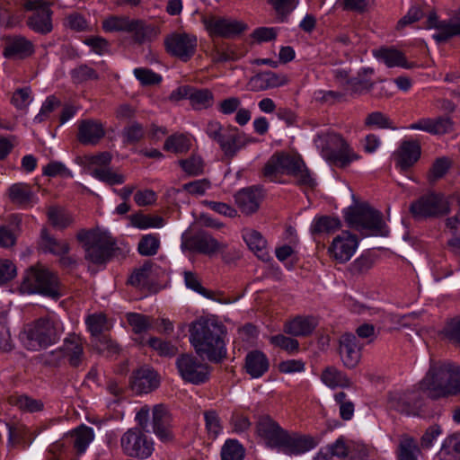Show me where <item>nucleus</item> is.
<instances>
[{
    "label": "nucleus",
    "instance_id": "nucleus-1",
    "mask_svg": "<svg viewBox=\"0 0 460 460\" xmlns=\"http://www.w3.org/2000/svg\"><path fill=\"white\" fill-rule=\"evenodd\" d=\"M420 389L431 399L460 394V367L450 362L431 364Z\"/></svg>",
    "mask_w": 460,
    "mask_h": 460
},
{
    "label": "nucleus",
    "instance_id": "nucleus-2",
    "mask_svg": "<svg viewBox=\"0 0 460 460\" xmlns=\"http://www.w3.org/2000/svg\"><path fill=\"white\" fill-rule=\"evenodd\" d=\"M190 332V341L198 354L210 361H219L224 357L222 324L212 319H200L193 323Z\"/></svg>",
    "mask_w": 460,
    "mask_h": 460
},
{
    "label": "nucleus",
    "instance_id": "nucleus-3",
    "mask_svg": "<svg viewBox=\"0 0 460 460\" xmlns=\"http://www.w3.org/2000/svg\"><path fill=\"white\" fill-rule=\"evenodd\" d=\"M19 289L22 294H39L55 300L64 295L58 274L40 263L25 270Z\"/></svg>",
    "mask_w": 460,
    "mask_h": 460
},
{
    "label": "nucleus",
    "instance_id": "nucleus-4",
    "mask_svg": "<svg viewBox=\"0 0 460 460\" xmlns=\"http://www.w3.org/2000/svg\"><path fill=\"white\" fill-rule=\"evenodd\" d=\"M64 332L62 323L55 317H44L27 325L20 333L22 344L37 351L56 343Z\"/></svg>",
    "mask_w": 460,
    "mask_h": 460
},
{
    "label": "nucleus",
    "instance_id": "nucleus-5",
    "mask_svg": "<svg viewBox=\"0 0 460 460\" xmlns=\"http://www.w3.org/2000/svg\"><path fill=\"white\" fill-rule=\"evenodd\" d=\"M76 239L84 250L85 260L93 264L106 263L117 250L115 239L107 232L99 229H81Z\"/></svg>",
    "mask_w": 460,
    "mask_h": 460
},
{
    "label": "nucleus",
    "instance_id": "nucleus-6",
    "mask_svg": "<svg viewBox=\"0 0 460 460\" xmlns=\"http://www.w3.org/2000/svg\"><path fill=\"white\" fill-rule=\"evenodd\" d=\"M207 136L218 144L227 157H234L245 145L244 135L236 127L224 126L217 120H210L206 124Z\"/></svg>",
    "mask_w": 460,
    "mask_h": 460
},
{
    "label": "nucleus",
    "instance_id": "nucleus-7",
    "mask_svg": "<svg viewBox=\"0 0 460 460\" xmlns=\"http://www.w3.org/2000/svg\"><path fill=\"white\" fill-rule=\"evenodd\" d=\"M84 341L80 336L69 334L58 349L50 351L46 362L51 366H60L65 360L73 367H79L84 360Z\"/></svg>",
    "mask_w": 460,
    "mask_h": 460
},
{
    "label": "nucleus",
    "instance_id": "nucleus-8",
    "mask_svg": "<svg viewBox=\"0 0 460 460\" xmlns=\"http://www.w3.org/2000/svg\"><path fill=\"white\" fill-rule=\"evenodd\" d=\"M344 219L350 227L358 230L367 229L382 234L384 226L382 214L368 205L361 204L348 208L344 213Z\"/></svg>",
    "mask_w": 460,
    "mask_h": 460
},
{
    "label": "nucleus",
    "instance_id": "nucleus-9",
    "mask_svg": "<svg viewBox=\"0 0 460 460\" xmlns=\"http://www.w3.org/2000/svg\"><path fill=\"white\" fill-rule=\"evenodd\" d=\"M410 212L417 219L438 217L448 214L450 207L444 195L429 192L413 201L411 204Z\"/></svg>",
    "mask_w": 460,
    "mask_h": 460
},
{
    "label": "nucleus",
    "instance_id": "nucleus-10",
    "mask_svg": "<svg viewBox=\"0 0 460 460\" xmlns=\"http://www.w3.org/2000/svg\"><path fill=\"white\" fill-rule=\"evenodd\" d=\"M24 8L33 12L26 21L27 26L32 31L47 35L53 31V11L49 4L43 0H32L26 2Z\"/></svg>",
    "mask_w": 460,
    "mask_h": 460
},
{
    "label": "nucleus",
    "instance_id": "nucleus-11",
    "mask_svg": "<svg viewBox=\"0 0 460 460\" xmlns=\"http://www.w3.org/2000/svg\"><path fill=\"white\" fill-rule=\"evenodd\" d=\"M176 367L181 377L188 383L201 385L208 380L209 367L198 358L183 354L177 358Z\"/></svg>",
    "mask_w": 460,
    "mask_h": 460
},
{
    "label": "nucleus",
    "instance_id": "nucleus-12",
    "mask_svg": "<svg viewBox=\"0 0 460 460\" xmlns=\"http://www.w3.org/2000/svg\"><path fill=\"white\" fill-rule=\"evenodd\" d=\"M164 45L171 56L187 62L196 52L198 40L193 34L174 32L165 38Z\"/></svg>",
    "mask_w": 460,
    "mask_h": 460
},
{
    "label": "nucleus",
    "instance_id": "nucleus-13",
    "mask_svg": "<svg viewBox=\"0 0 460 460\" xmlns=\"http://www.w3.org/2000/svg\"><path fill=\"white\" fill-rule=\"evenodd\" d=\"M123 452L131 457L147 458L151 456L153 443L139 429H129L120 438Z\"/></svg>",
    "mask_w": 460,
    "mask_h": 460
},
{
    "label": "nucleus",
    "instance_id": "nucleus-14",
    "mask_svg": "<svg viewBox=\"0 0 460 460\" xmlns=\"http://www.w3.org/2000/svg\"><path fill=\"white\" fill-rule=\"evenodd\" d=\"M358 247V236L349 231H341L333 237L327 252L331 259L339 263H346L355 254Z\"/></svg>",
    "mask_w": 460,
    "mask_h": 460
},
{
    "label": "nucleus",
    "instance_id": "nucleus-15",
    "mask_svg": "<svg viewBox=\"0 0 460 460\" xmlns=\"http://www.w3.org/2000/svg\"><path fill=\"white\" fill-rule=\"evenodd\" d=\"M203 24L211 37L233 38L246 29L239 21L217 16L204 18Z\"/></svg>",
    "mask_w": 460,
    "mask_h": 460
},
{
    "label": "nucleus",
    "instance_id": "nucleus-16",
    "mask_svg": "<svg viewBox=\"0 0 460 460\" xmlns=\"http://www.w3.org/2000/svg\"><path fill=\"white\" fill-rule=\"evenodd\" d=\"M153 432L163 443L173 441V420L171 412L164 404H155L152 409Z\"/></svg>",
    "mask_w": 460,
    "mask_h": 460
},
{
    "label": "nucleus",
    "instance_id": "nucleus-17",
    "mask_svg": "<svg viewBox=\"0 0 460 460\" xmlns=\"http://www.w3.org/2000/svg\"><path fill=\"white\" fill-rule=\"evenodd\" d=\"M317 445L318 440L312 436L285 431L277 447L284 454L298 456L314 449Z\"/></svg>",
    "mask_w": 460,
    "mask_h": 460
},
{
    "label": "nucleus",
    "instance_id": "nucleus-18",
    "mask_svg": "<svg viewBox=\"0 0 460 460\" xmlns=\"http://www.w3.org/2000/svg\"><path fill=\"white\" fill-rule=\"evenodd\" d=\"M388 406L408 416H425L422 399L415 393L392 394L389 395Z\"/></svg>",
    "mask_w": 460,
    "mask_h": 460
},
{
    "label": "nucleus",
    "instance_id": "nucleus-19",
    "mask_svg": "<svg viewBox=\"0 0 460 460\" xmlns=\"http://www.w3.org/2000/svg\"><path fill=\"white\" fill-rule=\"evenodd\" d=\"M421 147L416 140L402 141L394 153V166L401 172H408L420 159Z\"/></svg>",
    "mask_w": 460,
    "mask_h": 460
},
{
    "label": "nucleus",
    "instance_id": "nucleus-20",
    "mask_svg": "<svg viewBox=\"0 0 460 460\" xmlns=\"http://www.w3.org/2000/svg\"><path fill=\"white\" fill-rule=\"evenodd\" d=\"M160 384L157 373L149 367H142L133 372L130 378L131 389L137 394H148Z\"/></svg>",
    "mask_w": 460,
    "mask_h": 460
},
{
    "label": "nucleus",
    "instance_id": "nucleus-21",
    "mask_svg": "<svg viewBox=\"0 0 460 460\" xmlns=\"http://www.w3.org/2000/svg\"><path fill=\"white\" fill-rule=\"evenodd\" d=\"M294 156L286 154H275L265 164L263 177L272 182H280L284 174H289Z\"/></svg>",
    "mask_w": 460,
    "mask_h": 460
},
{
    "label": "nucleus",
    "instance_id": "nucleus-22",
    "mask_svg": "<svg viewBox=\"0 0 460 460\" xmlns=\"http://www.w3.org/2000/svg\"><path fill=\"white\" fill-rule=\"evenodd\" d=\"M427 28L436 29L433 39L437 42H444L452 37L460 35V19L457 22L453 20L439 21L435 13H429L427 20Z\"/></svg>",
    "mask_w": 460,
    "mask_h": 460
},
{
    "label": "nucleus",
    "instance_id": "nucleus-23",
    "mask_svg": "<svg viewBox=\"0 0 460 460\" xmlns=\"http://www.w3.org/2000/svg\"><path fill=\"white\" fill-rule=\"evenodd\" d=\"M288 82L289 79L287 75L268 70L252 76L249 84L252 91L260 92L284 86Z\"/></svg>",
    "mask_w": 460,
    "mask_h": 460
},
{
    "label": "nucleus",
    "instance_id": "nucleus-24",
    "mask_svg": "<svg viewBox=\"0 0 460 460\" xmlns=\"http://www.w3.org/2000/svg\"><path fill=\"white\" fill-rule=\"evenodd\" d=\"M340 356L348 368L355 367L360 360V349L357 337L352 333H344L340 339Z\"/></svg>",
    "mask_w": 460,
    "mask_h": 460
},
{
    "label": "nucleus",
    "instance_id": "nucleus-25",
    "mask_svg": "<svg viewBox=\"0 0 460 460\" xmlns=\"http://www.w3.org/2000/svg\"><path fill=\"white\" fill-rule=\"evenodd\" d=\"M453 122L449 117L440 116L436 119L422 118L408 126V129L422 130L432 135H443L452 129Z\"/></svg>",
    "mask_w": 460,
    "mask_h": 460
},
{
    "label": "nucleus",
    "instance_id": "nucleus-26",
    "mask_svg": "<svg viewBox=\"0 0 460 460\" xmlns=\"http://www.w3.org/2000/svg\"><path fill=\"white\" fill-rule=\"evenodd\" d=\"M104 135L105 128L99 120L83 119L78 124L77 139L83 145H96Z\"/></svg>",
    "mask_w": 460,
    "mask_h": 460
},
{
    "label": "nucleus",
    "instance_id": "nucleus-27",
    "mask_svg": "<svg viewBox=\"0 0 460 460\" xmlns=\"http://www.w3.org/2000/svg\"><path fill=\"white\" fill-rule=\"evenodd\" d=\"M190 247L200 253L211 255L217 252L224 251L226 244L219 243L207 232H199L188 241Z\"/></svg>",
    "mask_w": 460,
    "mask_h": 460
},
{
    "label": "nucleus",
    "instance_id": "nucleus-28",
    "mask_svg": "<svg viewBox=\"0 0 460 460\" xmlns=\"http://www.w3.org/2000/svg\"><path fill=\"white\" fill-rule=\"evenodd\" d=\"M285 431V429L269 416L261 417L257 423V432L259 436L266 440L268 445L273 447H277Z\"/></svg>",
    "mask_w": 460,
    "mask_h": 460
},
{
    "label": "nucleus",
    "instance_id": "nucleus-29",
    "mask_svg": "<svg viewBox=\"0 0 460 460\" xmlns=\"http://www.w3.org/2000/svg\"><path fill=\"white\" fill-rule=\"evenodd\" d=\"M317 324L318 322L314 316L297 315L295 318L287 321L284 323L283 330L289 335L305 337L310 335Z\"/></svg>",
    "mask_w": 460,
    "mask_h": 460
},
{
    "label": "nucleus",
    "instance_id": "nucleus-30",
    "mask_svg": "<svg viewBox=\"0 0 460 460\" xmlns=\"http://www.w3.org/2000/svg\"><path fill=\"white\" fill-rule=\"evenodd\" d=\"M39 247L44 253L55 256L68 254L70 251V245L66 241L57 239L47 228L40 231Z\"/></svg>",
    "mask_w": 460,
    "mask_h": 460
},
{
    "label": "nucleus",
    "instance_id": "nucleus-31",
    "mask_svg": "<svg viewBox=\"0 0 460 460\" xmlns=\"http://www.w3.org/2000/svg\"><path fill=\"white\" fill-rule=\"evenodd\" d=\"M244 368L252 378L261 377L270 368L269 358L260 350L250 351L245 357Z\"/></svg>",
    "mask_w": 460,
    "mask_h": 460
},
{
    "label": "nucleus",
    "instance_id": "nucleus-32",
    "mask_svg": "<svg viewBox=\"0 0 460 460\" xmlns=\"http://www.w3.org/2000/svg\"><path fill=\"white\" fill-rule=\"evenodd\" d=\"M288 175L293 176L296 184L304 190H314L317 185L315 178L299 157L294 156Z\"/></svg>",
    "mask_w": 460,
    "mask_h": 460
},
{
    "label": "nucleus",
    "instance_id": "nucleus-33",
    "mask_svg": "<svg viewBox=\"0 0 460 460\" xmlns=\"http://www.w3.org/2000/svg\"><path fill=\"white\" fill-rule=\"evenodd\" d=\"M34 52L33 44L24 37H14L6 41L3 55L6 58H24Z\"/></svg>",
    "mask_w": 460,
    "mask_h": 460
},
{
    "label": "nucleus",
    "instance_id": "nucleus-34",
    "mask_svg": "<svg viewBox=\"0 0 460 460\" xmlns=\"http://www.w3.org/2000/svg\"><path fill=\"white\" fill-rule=\"evenodd\" d=\"M243 238L249 249L261 261H267L270 256L267 248V241L256 230L246 229L243 232Z\"/></svg>",
    "mask_w": 460,
    "mask_h": 460
},
{
    "label": "nucleus",
    "instance_id": "nucleus-35",
    "mask_svg": "<svg viewBox=\"0 0 460 460\" xmlns=\"http://www.w3.org/2000/svg\"><path fill=\"white\" fill-rule=\"evenodd\" d=\"M341 228V222L338 217L330 216L315 217L310 226V232L314 236L330 235Z\"/></svg>",
    "mask_w": 460,
    "mask_h": 460
},
{
    "label": "nucleus",
    "instance_id": "nucleus-36",
    "mask_svg": "<svg viewBox=\"0 0 460 460\" xmlns=\"http://www.w3.org/2000/svg\"><path fill=\"white\" fill-rule=\"evenodd\" d=\"M234 198L238 208L244 214H252L259 208L260 194L256 190L243 189Z\"/></svg>",
    "mask_w": 460,
    "mask_h": 460
},
{
    "label": "nucleus",
    "instance_id": "nucleus-37",
    "mask_svg": "<svg viewBox=\"0 0 460 460\" xmlns=\"http://www.w3.org/2000/svg\"><path fill=\"white\" fill-rule=\"evenodd\" d=\"M242 57L243 53L235 45L227 43H217L211 51V58L214 63L234 62Z\"/></svg>",
    "mask_w": 460,
    "mask_h": 460
},
{
    "label": "nucleus",
    "instance_id": "nucleus-38",
    "mask_svg": "<svg viewBox=\"0 0 460 460\" xmlns=\"http://www.w3.org/2000/svg\"><path fill=\"white\" fill-rule=\"evenodd\" d=\"M321 381L332 389L349 387L351 385L347 375L333 366H329L323 370Z\"/></svg>",
    "mask_w": 460,
    "mask_h": 460
},
{
    "label": "nucleus",
    "instance_id": "nucleus-39",
    "mask_svg": "<svg viewBox=\"0 0 460 460\" xmlns=\"http://www.w3.org/2000/svg\"><path fill=\"white\" fill-rule=\"evenodd\" d=\"M373 75V68L367 67L360 69L357 76L350 78L349 91L355 94H363L369 92L374 85L371 79Z\"/></svg>",
    "mask_w": 460,
    "mask_h": 460
},
{
    "label": "nucleus",
    "instance_id": "nucleus-40",
    "mask_svg": "<svg viewBox=\"0 0 460 460\" xmlns=\"http://www.w3.org/2000/svg\"><path fill=\"white\" fill-rule=\"evenodd\" d=\"M8 402L11 405L17 407L23 412L34 413L44 409V403L41 400L35 399L27 394L12 395L8 398Z\"/></svg>",
    "mask_w": 460,
    "mask_h": 460
},
{
    "label": "nucleus",
    "instance_id": "nucleus-41",
    "mask_svg": "<svg viewBox=\"0 0 460 460\" xmlns=\"http://www.w3.org/2000/svg\"><path fill=\"white\" fill-rule=\"evenodd\" d=\"M376 57L388 67H412V65L406 60L404 54L395 49H381L378 50Z\"/></svg>",
    "mask_w": 460,
    "mask_h": 460
},
{
    "label": "nucleus",
    "instance_id": "nucleus-42",
    "mask_svg": "<svg viewBox=\"0 0 460 460\" xmlns=\"http://www.w3.org/2000/svg\"><path fill=\"white\" fill-rule=\"evenodd\" d=\"M51 226L58 230H64L71 226L75 219L66 209L59 207H50L47 212Z\"/></svg>",
    "mask_w": 460,
    "mask_h": 460
},
{
    "label": "nucleus",
    "instance_id": "nucleus-43",
    "mask_svg": "<svg viewBox=\"0 0 460 460\" xmlns=\"http://www.w3.org/2000/svg\"><path fill=\"white\" fill-rule=\"evenodd\" d=\"M74 448L78 454L85 452L89 444L93 440L94 434L92 428L82 425L71 433Z\"/></svg>",
    "mask_w": 460,
    "mask_h": 460
},
{
    "label": "nucleus",
    "instance_id": "nucleus-44",
    "mask_svg": "<svg viewBox=\"0 0 460 460\" xmlns=\"http://www.w3.org/2000/svg\"><path fill=\"white\" fill-rule=\"evenodd\" d=\"M324 155L330 163L341 168L358 159V156L346 145H342L340 149L326 153Z\"/></svg>",
    "mask_w": 460,
    "mask_h": 460
},
{
    "label": "nucleus",
    "instance_id": "nucleus-45",
    "mask_svg": "<svg viewBox=\"0 0 460 460\" xmlns=\"http://www.w3.org/2000/svg\"><path fill=\"white\" fill-rule=\"evenodd\" d=\"M129 220L131 226L138 229L161 228L164 225V220L162 217L141 213L131 215Z\"/></svg>",
    "mask_w": 460,
    "mask_h": 460
},
{
    "label": "nucleus",
    "instance_id": "nucleus-46",
    "mask_svg": "<svg viewBox=\"0 0 460 460\" xmlns=\"http://www.w3.org/2000/svg\"><path fill=\"white\" fill-rule=\"evenodd\" d=\"M440 460H460V437L447 438L438 454Z\"/></svg>",
    "mask_w": 460,
    "mask_h": 460
},
{
    "label": "nucleus",
    "instance_id": "nucleus-47",
    "mask_svg": "<svg viewBox=\"0 0 460 460\" xmlns=\"http://www.w3.org/2000/svg\"><path fill=\"white\" fill-rule=\"evenodd\" d=\"M190 139L182 133L172 134L164 142V149L175 154L186 153L190 148Z\"/></svg>",
    "mask_w": 460,
    "mask_h": 460
},
{
    "label": "nucleus",
    "instance_id": "nucleus-48",
    "mask_svg": "<svg viewBox=\"0 0 460 460\" xmlns=\"http://www.w3.org/2000/svg\"><path fill=\"white\" fill-rule=\"evenodd\" d=\"M190 102L195 110L208 109L214 104V94L208 89H197L193 87Z\"/></svg>",
    "mask_w": 460,
    "mask_h": 460
},
{
    "label": "nucleus",
    "instance_id": "nucleus-49",
    "mask_svg": "<svg viewBox=\"0 0 460 460\" xmlns=\"http://www.w3.org/2000/svg\"><path fill=\"white\" fill-rule=\"evenodd\" d=\"M276 12L279 20L281 22H287L289 15L297 7L299 0H267Z\"/></svg>",
    "mask_w": 460,
    "mask_h": 460
},
{
    "label": "nucleus",
    "instance_id": "nucleus-50",
    "mask_svg": "<svg viewBox=\"0 0 460 460\" xmlns=\"http://www.w3.org/2000/svg\"><path fill=\"white\" fill-rule=\"evenodd\" d=\"M11 200L22 208H27L32 198L30 188L24 184H13L9 189Z\"/></svg>",
    "mask_w": 460,
    "mask_h": 460
},
{
    "label": "nucleus",
    "instance_id": "nucleus-51",
    "mask_svg": "<svg viewBox=\"0 0 460 460\" xmlns=\"http://www.w3.org/2000/svg\"><path fill=\"white\" fill-rule=\"evenodd\" d=\"M160 248V238L158 234H148L141 237L137 251L143 256L155 255Z\"/></svg>",
    "mask_w": 460,
    "mask_h": 460
},
{
    "label": "nucleus",
    "instance_id": "nucleus-52",
    "mask_svg": "<svg viewBox=\"0 0 460 460\" xmlns=\"http://www.w3.org/2000/svg\"><path fill=\"white\" fill-rule=\"evenodd\" d=\"M420 449L417 441L410 437L403 438L399 445V460H418Z\"/></svg>",
    "mask_w": 460,
    "mask_h": 460
},
{
    "label": "nucleus",
    "instance_id": "nucleus-53",
    "mask_svg": "<svg viewBox=\"0 0 460 460\" xmlns=\"http://www.w3.org/2000/svg\"><path fill=\"white\" fill-rule=\"evenodd\" d=\"M13 347L14 344L8 325L7 313L0 312V351L9 352Z\"/></svg>",
    "mask_w": 460,
    "mask_h": 460
},
{
    "label": "nucleus",
    "instance_id": "nucleus-54",
    "mask_svg": "<svg viewBox=\"0 0 460 460\" xmlns=\"http://www.w3.org/2000/svg\"><path fill=\"white\" fill-rule=\"evenodd\" d=\"M244 448L235 439H227L221 449V460H243Z\"/></svg>",
    "mask_w": 460,
    "mask_h": 460
},
{
    "label": "nucleus",
    "instance_id": "nucleus-55",
    "mask_svg": "<svg viewBox=\"0 0 460 460\" xmlns=\"http://www.w3.org/2000/svg\"><path fill=\"white\" fill-rule=\"evenodd\" d=\"M128 324L131 326L133 332L136 334H141L147 332L152 326L151 317L138 314V313H128L126 315Z\"/></svg>",
    "mask_w": 460,
    "mask_h": 460
},
{
    "label": "nucleus",
    "instance_id": "nucleus-56",
    "mask_svg": "<svg viewBox=\"0 0 460 460\" xmlns=\"http://www.w3.org/2000/svg\"><path fill=\"white\" fill-rule=\"evenodd\" d=\"M73 83L83 84L89 80H98L99 75L95 69L86 64H82L70 71Z\"/></svg>",
    "mask_w": 460,
    "mask_h": 460
},
{
    "label": "nucleus",
    "instance_id": "nucleus-57",
    "mask_svg": "<svg viewBox=\"0 0 460 460\" xmlns=\"http://www.w3.org/2000/svg\"><path fill=\"white\" fill-rule=\"evenodd\" d=\"M132 22L128 17L111 16L105 19L102 22V29L108 32L127 31L131 30Z\"/></svg>",
    "mask_w": 460,
    "mask_h": 460
},
{
    "label": "nucleus",
    "instance_id": "nucleus-58",
    "mask_svg": "<svg viewBox=\"0 0 460 460\" xmlns=\"http://www.w3.org/2000/svg\"><path fill=\"white\" fill-rule=\"evenodd\" d=\"M92 175L111 185L122 184L125 181L122 174L112 172L109 167H95L92 170Z\"/></svg>",
    "mask_w": 460,
    "mask_h": 460
},
{
    "label": "nucleus",
    "instance_id": "nucleus-59",
    "mask_svg": "<svg viewBox=\"0 0 460 460\" xmlns=\"http://www.w3.org/2000/svg\"><path fill=\"white\" fill-rule=\"evenodd\" d=\"M334 400L339 406L340 416L344 420H349L354 415V404L348 399L344 392H339L334 394Z\"/></svg>",
    "mask_w": 460,
    "mask_h": 460
},
{
    "label": "nucleus",
    "instance_id": "nucleus-60",
    "mask_svg": "<svg viewBox=\"0 0 460 460\" xmlns=\"http://www.w3.org/2000/svg\"><path fill=\"white\" fill-rule=\"evenodd\" d=\"M450 168V161L447 157L437 158L432 164L429 173L428 180L433 183L438 180L441 179Z\"/></svg>",
    "mask_w": 460,
    "mask_h": 460
},
{
    "label": "nucleus",
    "instance_id": "nucleus-61",
    "mask_svg": "<svg viewBox=\"0 0 460 460\" xmlns=\"http://www.w3.org/2000/svg\"><path fill=\"white\" fill-rule=\"evenodd\" d=\"M133 74L143 86L156 85L162 82V76L149 68L137 67Z\"/></svg>",
    "mask_w": 460,
    "mask_h": 460
},
{
    "label": "nucleus",
    "instance_id": "nucleus-62",
    "mask_svg": "<svg viewBox=\"0 0 460 460\" xmlns=\"http://www.w3.org/2000/svg\"><path fill=\"white\" fill-rule=\"evenodd\" d=\"M60 106V101L54 95L47 97L42 103L40 112L34 117V123H42L46 121L50 114Z\"/></svg>",
    "mask_w": 460,
    "mask_h": 460
},
{
    "label": "nucleus",
    "instance_id": "nucleus-63",
    "mask_svg": "<svg viewBox=\"0 0 460 460\" xmlns=\"http://www.w3.org/2000/svg\"><path fill=\"white\" fill-rule=\"evenodd\" d=\"M270 341L275 347H279L289 354H293L298 350L299 342L291 337L285 336L283 334H278L271 336Z\"/></svg>",
    "mask_w": 460,
    "mask_h": 460
},
{
    "label": "nucleus",
    "instance_id": "nucleus-64",
    "mask_svg": "<svg viewBox=\"0 0 460 460\" xmlns=\"http://www.w3.org/2000/svg\"><path fill=\"white\" fill-rule=\"evenodd\" d=\"M447 339L455 344L460 345V317L451 319L443 329Z\"/></svg>",
    "mask_w": 460,
    "mask_h": 460
}]
</instances>
